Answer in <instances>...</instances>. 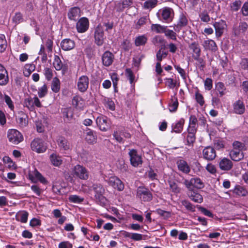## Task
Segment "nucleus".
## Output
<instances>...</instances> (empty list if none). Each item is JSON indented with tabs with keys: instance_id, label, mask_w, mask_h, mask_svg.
Wrapping results in <instances>:
<instances>
[{
	"instance_id": "nucleus-1",
	"label": "nucleus",
	"mask_w": 248,
	"mask_h": 248,
	"mask_svg": "<svg viewBox=\"0 0 248 248\" xmlns=\"http://www.w3.org/2000/svg\"><path fill=\"white\" fill-rule=\"evenodd\" d=\"M157 15L160 20L169 23L174 18V11L171 8L165 7L158 11Z\"/></svg>"
},
{
	"instance_id": "nucleus-2",
	"label": "nucleus",
	"mask_w": 248,
	"mask_h": 248,
	"mask_svg": "<svg viewBox=\"0 0 248 248\" xmlns=\"http://www.w3.org/2000/svg\"><path fill=\"white\" fill-rule=\"evenodd\" d=\"M7 137L9 141L14 144H18L23 140V136L22 134L14 129L9 130Z\"/></svg>"
},
{
	"instance_id": "nucleus-3",
	"label": "nucleus",
	"mask_w": 248,
	"mask_h": 248,
	"mask_svg": "<svg viewBox=\"0 0 248 248\" xmlns=\"http://www.w3.org/2000/svg\"><path fill=\"white\" fill-rule=\"evenodd\" d=\"M73 175L82 180H87L89 177V172L83 166L77 165L73 169Z\"/></svg>"
},
{
	"instance_id": "nucleus-4",
	"label": "nucleus",
	"mask_w": 248,
	"mask_h": 248,
	"mask_svg": "<svg viewBox=\"0 0 248 248\" xmlns=\"http://www.w3.org/2000/svg\"><path fill=\"white\" fill-rule=\"evenodd\" d=\"M32 150L38 153L45 152L46 150V146L45 145L43 140L40 139H35L31 144Z\"/></svg>"
},
{
	"instance_id": "nucleus-5",
	"label": "nucleus",
	"mask_w": 248,
	"mask_h": 248,
	"mask_svg": "<svg viewBox=\"0 0 248 248\" xmlns=\"http://www.w3.org/2000/svg\"><path fill=\"white\" fill-rule=\"evenodd\" d=\"M137 196L144 202H150L152 200L153 195L149 190L144 187H139Z\"/></svg>"
},
{
	"instance_id": "nucleus-6",
	"label": "nucleus",
	"mask_w": 248,
	"mask_h": 248,
	"mask_svg": "<svg viewBox=\"0 0 248 248\" xmlns=\"http://www.w3.org/2000/svg\"><path fill=\"white\" fill-rule=\"evenodd\" d=\"M94 38L95 44L98 46H102L104 42V33L103 27L98 25L95 29Z\"/></svg>"
},
{
	"instance_id": "nucleus-7",
	"label": "nucleus",
	"mask_w": 248,
	"mask_h": 248,
	"mask_svg": "<svg viewBox=\"0 0 248 248\" xmlns=\"http://www.w3.org/2000/svg\"><path fill=\"white\" fill-rule=\"evenodd\" d=\"M89 78L85 75L80 76L78 79L77 85L78 90L81 93H85L89 87Z\"/></svg>"
},
{
	"instance_id": "nucleus-8",
	"label": "nucleus",
	"mask_w": 248,
	"mask_h": 248,
	"mask_svg": "<svg viewBox=\"0 0 248 248\" xmlns=\"http://www.w3.org/2000/svg\"><path fill=\"white\" fill-rule=\"evenodd\" d=\"M188 23V19L185 14L182 13L179 16L177 23L174 26V30L179 32L183 28L186 27Z\"/></svg>"
},
{
	"instance_id": "nucleus-9",
	"label": "nucleus",
	"mask_w": 248,
	"mask_h": 248,
	"mask_svg": "<svg viewBox=\"0 0 248 248\" xmlns=\"http://www.w3.org/2000/svg\"><path fill=\"white\" fill-rule=\"evenodd\" d=\"M92 188L94 192V197L96 200L100 201L104 198L103 195L105 192V189L101 184H93L92 186Z\"/></svg>"
},
{
	"instance_id": "nucleus-10",
	"label": "nucleus",
	"mask_w": 248,
	"mask_h": 248,
	"mask_svg": "<svg viewBox=\"0 0 248 248\" xmlns=\"http://www.w3.org/2000/svg\"><path fill=\"white\" fill-rule=\"evenodd\" d=\"M128 155L130 156V163L133 166L137 167L142 164L141 157L138 154L136 150H130Z\"/></svg>"
},
{
	"instance_id": "nucleus-11",
	"label": "nucleus",
	"mask_w": 248,
	"mask_h": 248,
	"mask_svg": "<svg viewBox=\"0 0 248 248\" xmlns=\"http://www.w3.org/2000/svg\"><path fill=\"white\" fill-rule=\"evenodd\" d=\"M96 123L99 128L103 131H106L110 126V121L105 116H100L97 117Z\"/></svg>"
},
{
	"instance_id": "nucleus-12",
	"label": "nucleus",
	"mask_w": 248,
	"mask_h": 248,
	"mask_svg": "<svg viewBox=\"0 0 248 248\" xmlns=\"http://www.w3.org/2000/svg\"><path fill=\"white\" fill-rule=\"evenodd\" d=\"M89 27V21L87 18L83 17L80 18L76 24V29L79 33L86 32Z\"/></svg>"
},
{
	"instance_id": "nucleus-13",
	"label": "nucleus",
	"mask_w": 248,
	"mask_h": 248,
	"mask_svg": "<svg viewBox=\"0 0 248 248\" xmlns=\"http://www.w3.org/2000/svg\"><path fill=\"white\" fill-rule=\"evenodd\" d=\"M203 158L207 161H212L216 158L217 155L215 149L211 146H207L202 150Z\"/></svg>"
},
{
	"instance_id": "nucleus-14",
	"label": "nucleus",
	"mask_w": 248,
	"mask_h": 248,
	"mask_svg": "<svg viewBox=\"0 0 248 248\" xmlns=\"http://www.w3.org/2000/svg\"><path fill=\"white\" fill-rule=\"evenodd\" d=\"M108 184L118 191H122L124 189V184L121 180L116 176L110 177L108 181Z\"/></svg>"
},
{
	"instance_id": "nucleus-15",
	"label": "nucleus",
	"mask_w": 248,
	"mask_h": 248,
	"mask_svg": "<svg viewBox=\"0 0 248 248\" xmlns=\"http://www.w3.org/2000/svg\"><path fill=\"white\" fill-rule=\"evenodd\" d=\"M213 26L215 29L216 35L217 37H219L222 35L227 27L226 22L223 20L215 22Z\"/></svg>"
},
{
	"instance_id": "nucleus-16",
	"label": "nucleus",
	"mask_w": 248,
	"mask_h": 248,
	"mask_svg": "<svg viewBox=\"0 0 248 248\" xmlns=\"http://www.w3.org/2000/svg\"><path fill=\"white\" fill-rule=\"evenodd\" d=\"M9 82L8 72L5 68L0 64V85L5 86Z\"/></svg>"
},
{
	"instance_id": "nucleus-17",
	"label": "nucleus",
	"mask_w": 248,
	"mask_h": 248,
	"mask_svg": "<svg viewBox=\"0 0 248 248\" xmlns=\"http://www.w3.org/2000/svg\"><path fill=\"white\" fill-rule=\"evenodd\" d=\"M114 59V55L112 53L109 51H105L102 57V63L104 65L106 66H109L110 65Z\"/></svg>"
},
{
	"instance_id": "nucleus-18",
	"label": "nucleus",
	"mask_w": 248,
	"mask_h": 248,
	"mask_svg": "<svg viewBox=\"0 0 248 248\" xmlns=\"http://www.w3.org/2000/svg\"><path fill=\"white\" fill-rule=\"evenodd\" d=\"M232 162L227 158L224 157L221 159L219 162V168L222 170H229L232 167Z\"/></svg>"
},
{
	"instance_id": "nucleus-19",
	"label": "nucleus",
	"mask_w": 248,
	"mask_h": 248,
	"mask_svg": "<svg viewBox=\"0 0 248 248\" xmlns=\"http://www.w3.org/2000/svg\"><path fill=\"white\" fill-rule=\"evenodd\" d=\"M61 46L62 50L68 51L73 49L75 46V42L70 39H63L61 43Z\"/></svg>"
},
{
	"instance_id": "nucleus-20",
	"label": "nucleus",
	"mask_w": 248,
	"mask_h": 248,
	"mask_svg": "<svg viewBox=\"0 0 248 248\" xmlns=\"http://www.w3.org/2000/svg\"><path fill=\"white\" fill-rule=\"evenodd\" d=\"M29 177L32 181H39L42 184H46L47 181L46 178L44 177L42 174L38 171L36 170H35L32 172L29 173Z\"/></svg>"
},
{
	"instance_id": "nucleus-21",
	"label": "nucleus",
	"mask_w": 248,
	"mask_h": 248,
	"mask_svg": "<svg viewBox=\"0 0 248 248\" xmlns=\"http://www.w3.org/2000/svg\"><path fill=\"white\" fill-rule=\"evenodd\" d=\"M80 9L78 7L71 8L67 14L68 18L71 20H76L80 16Z\"/></svg>"
},
{
	"instance_id": "nucleus-22",
	"label": "nucleus",
	"mask_w": 248,
	"mask_h": 248,
	"mask_svg": "<svg viewBox=\"0 0 248 248\" xmlns=\"http://www.w3.org/2000/svg\"><path fill=\"white\" fill-rule=\"evenodd\" d=\"M19 116L16 118V121L21 127H25L28 124V116L22 111L19 113Z\"/></svg>"
},
{
	"instance_id": "nucleus-23",
	"label": "nucleus",
	"mask_w": 248,
	"mask_h": 248,
	"mask_svg": "<svg viewBox=\"0 0 248 248\" xmlns=\"http://www.w3.org/2000/svg\"><path fill=\"white\" fill-rule=\"evenodd\" d=\"M86 140L90 144L96 142L97 140L96 133L89 129L86 130Z\"/></svg>"
},
{
	"instance_id": "nucleus-24",
	"label": "nucleus",
	"mask_w": 248,
	"mask_h": 248,
	"mask_svg": "<svg viewBox=\"0 0 248 248\" xmlns=\"http://www.w3.org/2000/svg\"><path fill=\"white\" fill-rule=\"evenodd\" d=\"M202 46L205 50H209L216 51L217 47L215 42L211 39L205 40L202 44Z\"/></svg>"
},
{
	"instance_id": "nucleus-25",
	"label": "nucleus",
	"mask_w": 248,
	"mask_h": 248,
	"mask_svg": "<svg viewBox=\"0 0 248 248\" xmlns=\"http://www.w3.org/2000/svg\"><path fill=\"white\" fill-rule=\"evenodd\" d=\"M189 198L193 202L197 203H201L203 201L202 196L196 191L191 190L188 192Z\"/></svg>"
},
{
	"instance_id": "nucleus-26",
	"label": "nucleus",
	"mask_w": 248,
	"mask_h": 248,
	"mask_svg": "<svg viewBox=\"0 0 248 248\" xmlns=\"http://www.w3.org/2000/svg\"><path fill=\"white\" fill-rule=\"evenodd\" d=\"M177 165L179 170L185 173H188L190 171V168L187 162L184 160H179L177 162Z\"/></svg>"
},
{
	"instance_id": "nucleus-27",
	"label": "nucleus",
	"mask_w": 248,
	"mask_h": 248,
	"mask_svg": "<svg viewBox=\"0 0 248 248\" xmlns=\"http://www.w3.org/2000/svg\"><path fill=\"white\" fill-rule=\"evenodd\" d=\"M230 156L232 160L239 161L244 158L243 151L232 150L230 152Z\"/></svg>"
},
{
	"instance_id": "nucleus-28",
	"label": "nucleus",
	"mask_w": 248,
	"mask_h": 248,
	"mask_svg": "<svg viewBox=\"0 0 248 248\" xmlns=\"http://www.w3.org/2000/svg\"><path fill=\"white\" fill-rule=\"evenodd\" d=\"M184 123L185 120L183 118H181L177 122L172 124V131L177 133H181L183 129Z\"/></svg>"
},
{
	"instance_id": "nucleus-29",
	"label": "nucleus",
	"mask_w": 248,
	"mask_h": 248,
	"mask_svg": "<svg viewBox=\"0 0 248 248\" xmlns=\"http://www.w3.org/2000/svg\"><path fill=\"white\" fill-rule=\"evenodd\" d=\"M50 160L51 163L57 167L60 166L62 162L61 157L55 153H53L50 155Z\"/></svg>"
},
{
	"instance_id": "nucleus-30",
	"label": "nucleus",
	"mask_w": 248,
	"mask_h": 248,
	"mask_svg": "<svg viewBox=\"0 0 248 248\" xmlns=\"http://www.w3.org/2000/svg\"><path fill=\"white\" fill-rule=\"evenodd\" d=\"M58 144L59 147L64 150H67L70 148V143L63 137H60L58 140Z\"/></svg>"
},
{
	"instance_id": "nucleus-31",
	"label": "nucleus",
	"mask_w": 248,
	"mask_h": 248,
	"mask_svg": "<svg viewBox=\"0 0 248 248\" xmlns=\"http://www.w3.org/2000/svg\"><path fill=\"white\" fill-rule=\"evenodd\" d=\"M147 40L146 35L144 34L139 35L135 39V45L137 46H144L146 44Z\"/></svg>"
},
{
	"instance_id": "nucleus-32",
	"label": "nucleus",
	"mask_w": 248,
	"mask_h": 248,
	"mask_svg": "<svg viewBox=\"0 0 248 248\" xmlns=\"http://www.w3.org/2000/svg\"><path fill=\"white\" fill-rule=\"evenodd\" d=\"M158 2V0H147L144 2L142 7L144 9L151 10L156 6Z\"/></svg>"
},
{
	"instance_id": "nucleus-33",
	"label": "nucleus",
	"mask_w": 248,
	"mask_h": 248,
	"mask_svg": "<svg viewBox=\"0 0 248 248\" xmlns=\"http://www.w3.org/2000/svg\"><path fill=\"white\" fill-rule=\"evenodd\" d=\"M12 21L15 26L23 22L24 21L23 14L20 12H16L12 17Z\"/></svg>"
},
{
	"instance_id": "nucleus-34",
	"label": "nucleus",
	"mask_w": 248,
	"mask_h": 248,
	"mask_svg": "<svg viewBox=\"0 0 248 248\" xmlns=\"http://www.w3.org/2000/svg\"><path fill=\"white\" fill-rule=\"evenodd\" d=\"M234 110L237 114H243L245 111V106L243 102L240 101H237L234 104Z\"/></svg>"
},
{
	"instance_id": "nucleus-35",
	"label": "nucleus",
	"mask_w": 248,
	"mask_h": 248,
	"mask_svg": "<svg viewBox=\"0 0 248 248\" xmlns=\"http://www.w3.org/2000/svg\"><path fill=\"white\" fill-rule=\"evenodd\" d=\"M226 87L223 83L218 82L216 84V90L218 93V96L221 97L225 94Z\"/></svg>"
},
{
	"instance_id": "nucleus-36",
	"label": "nucleus",
	"mask_w": 248,
	"mask_h": 248,
	"mask_svg": "<svg viewBox=\"0 0 248 248\" xmlns=\"http://www.w3.org/2000/svg\"><path fill=\"white\" fill-rule=\"evenodd\" d=\"M51 88L52 91L54 93H56L59 92L60 90V81L58 78L55 77L53 78Z\"/></svg>"
},
{
	"instance_id": "nucleus-37",
	"label": "nucleus",
	"mask_w": 248,
	"mask_h": 248,
	"mask_svg": "<svg viewBox=\"0 0 248 248\" xmlns=\"http://www.w3.org/2000/svg\"><path fill=\"white\" fill-rule=\"evenodd\" d=\"M181 203L184 206L186 210L190 212H194L195 211V206L192 204L188 201L186 200H183L181 201Z\"/></svg>"
},
{
	"instance_id": "nucleus-38",
	"label": "nucleus",
	"mask_w": 248,
	"mask_h": 248,
	"mask_svg": "<svg viewBox=\"0 0 248 248\" xmlns=\"http://www.w3.org/2000/svg\"><path fill=\"white\" fill-rule=\"evenodd\" d=\"M178 106V102L177 97L174 96L171 99V101L169 103V108L170 112H175Z\"/></svg>"
},
{
	"instance_id": "nucleus-39",
	"label": "nucleus",
	"mask_w": 248,
	"mask_h": 248,
	"mask_svg": "<svg viewBox=\"0 0 248 248\" xmlns=\"http://www.w3.org/2000/svg\"><path fill=\"white\" fill-rule=\"evenodd\" d=\"M189 47L194 53L193 56L201 55V50L198 43L194 42L189 45Z\"/></svg>"
},
{
	"instance_id": "nucleus-40",
	"label": "nucleus",
	"mask_w": 248,
	"mask_h": 248,
	"mask_svg": "<svg viewBox=\"0 0 248 248\" xmlns=\"http://www.w3.org/2000/svg\"><path fill=\"white\" fill-rule=\"evenodd\" d=\"M167 27L161 26L160 24H153L151 26V30L152 31L156 33H164Z\"/></svg>"
},
{
	"instance_id": "nucleus-41",
	"label": "nucleus",
	"mask_w": 248,
	"mask_h": 248,
	"mask_svg": "<svg viewBox=\"0 0 248 248\" xmlns=\"http://www.w3.org/2000/svg\"><path fill=\"white\" fill-rule=\"evenodd\" d=\"M153 43L156 46L159 45L164 46L166 41L162 37L157 35L153 38Z\"/></svg>"
},
{
	"instance_id": "nucleus-42",
	"label": "nucleus",
	"mask_w": 248,
	"mask_h": 248,
	"mask_svg": "<svg viewBox=\"0 0 248 248\" xmlns=\"http://www.w3.org/2000/svg\"><path fill=\"white\" fill-rule=\"evenodd\" d=\"M29 214L27 212L22 211L17 215V219L22 223H26L28 220Z\"/></svg>"
},
{
	"instance_id": "nucleus-43",
	"label": "nucleus",
	"mask_w": 248,
	"mask_h": 248,
	"mask_svg": "<svg viewBox=\"0 0 248 248\" xmlns=\"http://www.w3.org/2000/svg\"><path fill=\"white\" fill-rule=\"evenodd\" d=\"M69 201L74 203H80L84 201V198L77 195H71L69 196Z\"/></svg>"
},
{
	"instance_id": "nucleus-44",
	"label": "nucleus",
	"mask_w": 248,
	"mask_h": 248,
	"mask_svg": "<svg viewBox=\"0 0 248 248\" xmlns=\"http://www.w3.org/2000/svg\"><path fill=\"white\" fill-rule=\"evenodd\" d=\"M7 46V41L3 34H0V52L5 51Z\"/></svg>"
},
{
	"instance_id": "nucleus-45",
	"label": "nucleus",
	"mask_w": 248,
	"mask_h": 248,
	"mask_svg": "<svg viewBox=\"0 0 248 248\" xmlns=\"http://www.w3.org/2000/svg\"><path fill=\"white\" fill-rule=\"evenodd\" d=\"M53 64L55 69L57 71L61 70L63 67L62 62L58 56L55 57Z\"/></svg>"
},
{
	"instance_id": "nucleus-46",
	"label": "nucleus",
	"mask_w": 248,
	"mask_h": 248,
	"mask_svg": "<svg viewBox=\"0 0 248 248\" xmlns=\"http://www.w3.org/2000/svg\"><path fill=\"white\" fill-rule=\"evenodd\" d=\"M133 4V0H122L121 2H119V10L123 11L124 8L131 6Z\"/></svg>"
},
{
	"instance_id": "nucleus-47",
	"label": "nucleus",
	"mask_w": 248,
	"mask_h": 248,
	"mask_svg": "<svg viewBox=\"0 0 248 248\" xmlns=\"http://www.w3.org/2000/svg\"><path fill=\"white\" fill-rule=\"evenodd\" d=\"M245 148L244 143L238 141H235L232 143V150L243 151Z\"/></svg>"
},
{
	"instance_id": "nucleus-48",
	"label": "nucleus",
	"mask_w": 248,
	"mask_h": 248,
	"mask_svg": "<svg viewBox=\"0 0 248 248\" xmlns=\"http://www.w3.org/2000/svg\"><path fill=\"white\" fill-rule=\"evenodd\" d=\"M24 102H32V105L35 106L37 107H40L41 106V102L37 97L27 98L25 100Z\"/></svg>"
},
{
	"instance_id": "nucleus-49",
	"label": "nucleus",
	"mask_w": 248,
	"mask_h": 248,
	"mask_svg": "<svg viewBox=\"0 0 248 248\" xmlns=\"http://www.w3.org/2000/svg\"><path fill=\"white\" fill-rule=\"evenodd\" d=\"M162 48L160 49L156 53V59L158 62H161L163 59L166 58L168 52L163 51Z\"/></svg>"
},
{
	"instance_id": "nucleus-50",
	"label": "nucleus",
	"mask_w": 248,
	"mask_h": 248,
	"mask_svg": "<svg viewBox=\"0 0 248 248\" xmlns=\"http://www.w3.org/2000/svg\"><path fill=\"white\" fill-rule=\"evenodd\" d=\"M214 147L217 150L222 149L224 148V141L221 139H216L214 141Z\"/></svg>"
},
{
	"instance_id": "nucleus-51",
	"label": "nucleus",
	"mask_w": 248,
	"mask_h": 248,
	"mask_svg": "<svg viewBox=\"0 0 248 248\" xmlns=\"http://www.w3.org/2000/svg\"><path fill=\"white\" fill-rule=\"evenodd\" d=\"M83 102L82 98L79 96H75L73 97L72 100V104L75 107L81 108L82 102Z\"/></svg>"
},
{
	"instance_id": "nucleus-52",
	"label": "nucleus",
	"mask_w": 248,
	"mask_h": 248,
	"mask_svg": "<svg viewBox=\"0 0 248 248\" xmlns=\"http://www.w3.org/2000/svg\"><path fill=\"white\" fill-rule=\"evenodd\" d=\"M164 33L165 36L168 38L173 40H176V33L173 31L172 30H170L166 29L164 32Z\"/></svg>"
},
{
	"instance_id": "nucleus-53",
	"label": "nucleus",
	"mask_w": 248,
	"mask_h": 248,
	"mask_svg": "<svg viewBox=\"0 0 248 248\" xmlns=\"http://www.w3.org/2000/svg\"><path fill=\"white\" fill-rule=\"evenodd\" d=\"M170 189L175 193H178L180 192V188L177 186L176 183L173 181H169L168 182Z\"/></svg>"
},
{
	"instance_id": "nucleus-54",
	"label": "nucleus",
	"mask_w": 248,
	"mask_h": 248,
	"mask_svg": "<svg viewBox=\"0 0 248 248\" xmlns=\"http://www.w3.org/2000/svg\"><path fill=\"white\" fill-rule=\"evenodd\" d=\"M193 180V185L194 187L197 188H202L204 187V184L202 183V181L198 177H193L192 178Z\"/></svg>"
},
{
	"instance_id": "nucleus-55",
	"label": "nucleus",
	"mask_w": 248,
	"mask_h": 248,
	"mask_svg": "<svg viewBox=\"0 0 248 248\" xmlns=\"http://www.w3.org/2000/svg\"><path fill=\"white\" fill-rule=\"evenodd\" d=\"M44 74L46 78L48 80H50L53 77V71L51 69L46 67L44 69Z\"/></svg>"
},
{
	"instance_id": "nucleus-56",
	"label": "nucleus",
	"mask_w": 248,
	"mask_h": 248,
	"mask_svg": "<svg viewBox=\"0 0 248 248\" xmlns=\"http://www.w3.org/2000/svg\"><path fill=\"white\" fill-rule=\"evenodd\" d=\"M4 99L5 103L8 106L9 108L11 110H14L15 107H14V105L13 104V102L12 100V99H11L10 97L7 94H4Z\"/></svg>"
},
{
	"instance_id": "nucleus-57",
	"label": "nucleus",
	"mask_w": 248,
	"mask_h": 248,
	"mask_svg": "<svg viewBox=\"0 0 248 248\" xmlns=\"http://www.w3.org/2000/svg\"><path fill=\"white\" fill-rule=\"evenodd\" d=\"M105 105L107 108H109L111 110H114L115 109V104L111 99L110 98H107L105 99Z\"/></svg>"
},
{
	"instance_id": "nucleus-58",
	"label": "nucleus",
	"mask_w": 248,
	"mask_h": 248,
	"mask_svg": "<svg viewBox=\"0 0 248 248\" xmlns=\"http://www.w3.org/2000/svg\"><path fill=\"white\" fill-rule=\"evenodd\" d=\"M146 17H142L140 18L135 24V28L137 29L140 28L143 26L146 22L147 20Z\"/></svg>"
},
{
	"instance_id": "nucleus-59",
	"label": "nucleus",
	"mask_w": 248,
	"mask_h": 248,
	"mask_svg": "<svg viewBox=\"0 0 248 248\" xmlns=\"http://www.w3.org/2000/svg\"><path fill=\"white\" fill-rule=\"evenodd\" d=\"M47 86L46 84H44L38 90V95L40 98L44 97L47 93Z\"/></svg>"
},
{
	"instance_id": "nucleus-60",
	"label": "nucleus",
	"mask_w": 248,
	"mask_h": 248,
	"mask_svg": "<svg viewBox=\"0 0 248 248\" xmlns=\"http://www.w3.org/2000/svg\"><path fill=\"white\" fill-rule=\"evenodd\" d=\"M195 99L197 102L199 103L201 106H202L204 104V100L202 95L198 92L195 93Z\"/></svg>"
},
{
	"instance_id": "nucleus-61",
	"label": "nucleus",
	"mask_w": 248,
	"mask_h": 248,
	"mask_svg": "<svg viewBox=\"0 0 248 248\" xmlns=\"http://www.w3.org/2000/svg\"><path fill=\"white\" fill-rule=\"evenodd\" d=\"M193 180L192 178L190 180L185 179L184 181V184L185 185L186 187L188 189V191L193 190V187H194L193 185Z\"/></svg>"
},
{
	"instance_id": "nucleus-62",
	"label": "nucleus",
	"mask_w": 248,
	"mask_h": 248,
	"mask_svg": "<svg viewBox=\"0 0 248 248\" xmlns=\"http://www.w3.org/2000/svg\"><path fill=\"white\" fill-rule=\"evenodd\" d=\"M125 75H126L127 78L129 80L130 83L131 84H132L135 79V76H134L132 70L129 68L126 69L125 70Z\"/></svg>"
},
{
	"instance_id": "nucleus-63",
	"label": "nucleus",
	"mask_w": 248,
	"mask_h": 248,
	"mask_svg": "<svg viewBox=\"0 0 248 248\" xmlns=\"http://www.w3.org/2000/svg\"><path fill=\"white\" fill-rule=\"evenodd\" d=\"M205 89L208 91L211 90L213 87V81L211 78H207L204 82Z\"/></svg>"
},
{
	"instance_id": "nucleus-64",
	"label": "nucleus",
	"mask_w": 248,
	"mask_h": 248,
	"mask_svg": "<svg viewBox=\"0 0 248 248\" xmlns=\"http://www.w3.org/2000/svg\"><path fill=\"white\" fill-rule=\"evenodd\" d=\"M63 115L64 118L67 119L68 121L70 120L73 117L72 112L71 110L67 108L63 109Z\"/></svg>"
}]
</instances>
